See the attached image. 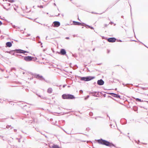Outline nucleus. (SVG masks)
I'll return each instance as SVG.
<instances>
[{
	"label": "nucleus",
	"instance_id": "obj_7",
	"mask_svg": "<svg viewBox=\"0 0 148 148\" xmlns=\"http://www.w3.org/2000/svg\"><path fill=\"white\" fill-rule=\"evenodd\" d=\"M108 94L114 97L118 98H120L121 99H122V98L120 96L118 95V94L112 92L109 93Z\"/></svg>",
	"mask_w": 148,
	"mask_h": 148
},
{
	"label": "nucleus",
	"instance_id": "obj_32",
	"mask_svg": "<svg viewBox=\"0 0 148 148\" xmlns=\"http://www.w3.org/2000/svg\"><path fill=\"white\" fill-rule=\"evenodd\" d=\"M36 18L35 19H34V22H37V23H39L40 24V23H39V22H37L36 21Z\"/></svg>",
	"mask_w": 148,
	"mask_h": 148
},
{
	"label": "nucleus",
	"instance_id": "obj_58",
	"mask_svg": "<svg viewBox=\"0 0 148 148\" xmlns=\"http://www.w3.org/2000/svg\"><path fill=\"white\" fill-rule=\"evenodd\" d=\"M44 136H45V137L46 138H47V136L45 135Z\"/></svg>",
	"mask_w": 148,
	"mask_h": 148
},
{
	"label": "nucleus",
	"instance_id": "obj_27",
	"mask_svg": "<svg viewBox=\"0 0 148 148\" xmlns=\"http://www.w3.org/2000/svg\"><path fill=\"white\" fill-rule=\"evenodd\" d=\"M38 7H40V8H42L43 7V6L42 5H40V6L38 5Z\"/></svg>",
	"mask_w": 148,
	"mask_h": 148
},
{
	"label": "nucleus",
	"instance_id": "obj_10",
	"mask_svg": "<svg viewBox=\"0 0 148 148\" xmlns=\"http://www.w3.org/2000/svg\"><path fill=\"white\" fill-rule=\"evenodd\" d=\"M53 26L54 27H58L60 25V23L58 21H55L53 23Z\"/></svg>",
	"mask_w": 148,
	"mask_h": 148
},
{
	"label": "nucleus",
	"instance_id": "obj_49",
	"mask_svg": "<svg viewBox=\"0 0 148 148\" xmlns=\"http://www.w3.org/2000/svg\"><path fill=\"white\" fill-rule=\"evenodd\" d=\"M60 15V14L59 13L58 15H56V16H59Z\"/></svg>",
	"mask_w": 148,
	"mask_h": 148
},
{
	"label": "nucleus",
	"instance_id": "obj_12",
	"mask_svg": "<svg viewBox=\"0 0 148 148\" xmlns=\"http://www.w3.org/2000/svg\"><path fill=\"white\" fill-rule=\"evenodd\" d=\"M90 94L93 96L96 97H97L98 95V94L97 92H90Z\"/></svg>",
	"mask_w": 148,
	"mask_h": 148
},
{
	"label": "nucleus",
	"instance_id": "obj_37",
	"mask_svg": "<svg viewBox=\"0 0 148 148\" xmlns=\"http://www.w3.org/2000/svg\"><path fill=\"white\" fill-rule=\"evenodd\" d=\"M35 129L36 130V131H37V132H38L39 131V129L38 128H35Z\"/></svg>",
	"mask_w": 148,
	"mask_h": 148
},
{
	"label": "nucleus",
	"instance_id": "obj_45",
	"mask_svg": "<svg viewBox=\"0 0 148 148\" xmlns=\"http://www.w3.org/2000/svg\"><path fill=\"white\" fill-rule=\"evenodd\" d=\"M36 95H37L38 96H39V97H40H40H41V96L40 95H38L37 94H36Z\"/></svg>",
	"mask_w": 148,
	"mask_h": 148
},
{
	"label": "nucleus",
	"instance_id": "obj_64",
	"mask_svg": "<svg viewBox=\"0 0 148 148\" xmlns=\"http://www.w3.org/2000/svg\"><path fill=\"white\" fill-rule=\"evenodd\" d=\"M3 8L4 9H6V8L5 7H3Z\"/></svg>",
	"mask_w": 148,
	"mask_h": 148
},
{
	"label": "nucleus",
	"instance_id": "obj_61",
	"mask_svg": "<svg viewBox=\"0 0 148 148\" xmlns=\"http://www.w3.org/2000/svg\"><path fill=\"white\" fill-rule=\"evenodd\" d=\"M54 5L55 6H56V4L55 3H54Z\"/></svg>",
	"mask_w": 148,
	"mask_h": 148
},
{
	"label": "nucleus",
	"instance_id": "obj_15",
	"mask_svg": "<svg viewBox=\"0 0 148 148\" xmlns=\"http://www.w3.org/2000/svg\"><path fill=\"white\" fill-rule=\"evenodd\" d=\"M73 24L75 25H81L82 24L81 23H80V22H77V21H73Z\"/></svg>",
	"mask_w": 148,
	"mask_h": 148
},
{
	"label": "nucleus",
	"instance_id": "obj_57",
	"mask_svg": "<svg viewBox=\"0 0 148 148\" xmlns=\"http://www.w3.org/2000/svg\"><path fill=\"white\" fill-rule=\"evenodd\" d=\"M106 94H104L103 95V96H104V97H106Z\"/></svg>",
	"mask_w": 148,
	"mask_h": 148
},
{
	"label": "nucleus",
	"instance_id": "obj_18",
	"mask_svg": "<svg viewBox=\"0 0 148 148\" xmlns=\"http://www.w3.org/2000/svg\"><path fill=\"white\" fill-rule=\"evenodd\" d=\"M51 148H60L58 145L53 144Z\"/></svg>",
	"mask_w": 148,
	"mask_h": 148
},
{
	"label": "nucleus",
	"instance_id": "obj_19",
	"mask_svg": "<svg viewBox=\"0 0 148 148\" xmlns=\"http://www.w3.org/2000/svg\"><path fill=\"white\" fill-rule=\"evenodd\" d=\"M135 99H136V101H139V102L143 101H141V100L140 99L138 98H136Z\"/></svg>",
	"mask_w": 148,
	"mask_h": 148
},
{
	"label": "nucleus",
	"instance_id": "obj_39",
	"mask_svg": "<svg viewBox=\"0 0 148 148\" xmlns=\"http://www.w3.org/2000/svg\"><path fill=\"white\" fill-rule=\"evenodd\" d=\"M113 23L112 22H110L109 23V24H111V25H112Z\"/></svg>",
	"mask_w": 148,
	"mask_h": 148
},
{
	"label": "nucleus",
	"instance_id": "obj_60",
	"mask_svg": "<svg viewBox=\"0 0 148 148\" xmlns=\"http://www.w3.org/2000/svg\"><path fill=\"white\" fill-rule=\"evenodd\" d=\"M97 117H99V118H103L102 117H101V116H97Z\"/></svg>",
	"mask_w": 148,
	"mask_h": 148
},
{
	"label": "nucleus",
	"instance_id": "obj_4",
	"mask_svg": "<svg viewBox=\"0 0 148 148\" xmlns=\"http://www.w3.org/2000/svg\"><path fill=\"white\" fill-rule=\"evenodd\" d=\"M32 75H34V77L40 80H44L45 81V79L43 77L39 74L36 73L33 74L32 73H30Z\"/></svg>",
	"mask_w": 148,
	"mask_h": 148
},
{
	"label": "nucleus",
	"instance_id": "obj_33",
	"mask_svg": "<svg viewBox=\"0 0 148 148\" xmlns=\"http://www.w3.org/2000/svg\"><path fill=\"white\" fill-rule=\"evenodd\" d=\"M33 77H31L30 78H28V79H30V80H31L32 79H33Z\"/></svg>",
	"mask_w": 148,
	"mask_h": 148
},
{
	"label": "nucleus",
	"instance_id": "obj_25",
	"mask_svg": "<svg viewBox=\"0 0 148 148\" xmlns=\"http://www.w3.org/2000/svg\"><path fill=\"white\" fill-rule=\"evenodd\" d=\"M11 127V125H7L6 126V128H9L10 127Z\"/></svg>",
	"mask_w": 148,
	"mask_h": 148
},
{
	"label": "nucleus",
	"instance_id": "obj_3",
	"mask_svg": "<svg viewBox=\"0 0 148 148\" xmlns=\"http://www.w3.org/2000/svg\"><path fill=\"white\" fill-rule=\"evenodd\" d=\"M78 77L81 78L80 79L81 80L84 81H90L94 78L95 77L94 76H88L85 77H81L80 76H78Z\"/></svg>",
	"mask_w": 148,
	"mask_h": 148
},
{
	"label": "nucleus",
	"instance_id": "obj_9",
	"mask_svg": "<svg viewBox=\"0 0 148 148\" xmlns=\"http://www.w3.org/2000/svg\"><path fill=\"white\" fill-rule=\"evenodd\" d=\"M108 41L110 42H114L116 41V39L114 37L110 38H107Z\"/></svg>",
	"mask_w": 148,
	"mask_h": 148
},
{
	"label": "nucleus",
	"instance_id": "obj_5",
	"mask_svg": "<svg viewBox=\"0 0 148 148\" xmlns=\"http://www.w3.org/2000/svg\"><path fill=\"white\" fill-rule=\"evenodd\" d=\"M57 53H58L59 54H60L61 55H65L68 58V56L66 54V52L65 50L64 49H61L60 51L58 52V51L56 52Z\"/></svg>",
	"mask_w": 148,
	"mask_h": 148
},
{
	"label": "nucleus",
	"instance_id": "obj_29",
	"mask_svg": "<svg viewBox=\"0 0 148 148\" xmlns=\"http://www.w3.org/2000/svg\"><path fill=\"white\" fill-rule=\"evenodd\" d=\"M12 27L14 28H16L17 27V26H15V25H12Z\"/></svg>",
	"mask_w": 148,
	"mask_h": 148
},
{
	"label": "nucleus",
	"instance_id": "obj_50",
	"mask_svg": "<svg viewBox=\"0 0 148 148\" xmlns=\"http://www.w3.org/2000/svg\"><path fill=\"white\" fill-rule=\"evenodd\" d=\"M40 24H41V25H42V24H41L40 23ZM42 25L44 26H45L46 25L45 24H42Z\"/></svg>",
	"mask_w": 148,
	"mask_h": 148
},
{
	"label": "nucleus",
	"instance_id": "obj_28",
	"mask_svg": "<svg viewBox=\"0 0 148 148\" xmlns=\"http://www.w3.org/2000/svg\"><path fill=\"white\" fill-rule=\"evenodd\" d=\"M16 139L17 140H18V142L19 143H20V142H21V141H20V138H16Z\"/></svg>",
	"mask_w": 148,
	"mask_h": 148
},
{
	"label": "nucleus",
	"instance_id": "obj_46",
	"mask_svg": "<svg viewBox=\"0 0 148 148\" xmlns=\"http://www.w3.org/2000/svg\"><path fill=\"white\" fill-rule=\"evenodd\" d=\"M92 14H97V13L95 12H92Z\"/></svg>",
	"mask_w": 148,
	"mask_h": 148
},
{
	"label": "nucleus",
	"instance_id": "obj_21",
	"mask_svg": "<svg viewBox=\"0 0 148 148\" xmlns=\"http://www.w3.org/2000/svg\"><path fill=\"white\" fill-rule=\"evenodd\" d=\"M141 88L143 90H146L148 89L147 88L145 87H141Z\"/></svg>",
	"mask_w": 148,
	"mask_h": 148
},
{
	"label": "nucleus",
	"instance_id": "obj_31",
	"mask_svg": "<svg viewBox=\"0 0 148 148\" xmlns=\"http://www.w3.org/2000/svg\"><path fill=\"white\" fill-rule=\"evenodd\" d=\"M90 130V129L89 127H88V128H86V130L87 131H89V130Z\"/></svg>",
	"mask_w": 148,
	"mask_h": 148
},
{
	"label": "nucleus",
	"instance_id": "obj_51",
	"mask_svg": "<svg viewBox=\"0 0 148 148\" xmlns=\"http://www.w3.org/2000/svg\"><path fill=\"white\" fill-rule=\"evenodd\" d=\"M66 38V39H69V37H67Z\"/></svg>",
	"mask_w": 148,
	"mask_h": 148
},
{
	"label": "nucleus",
	"instance_id": "obj_63",
	"mask_svg": "<svg viewBox=\"0 0 148 148\" xmlns=\"http://www.w3.org/2000/svg\"><path fill=\"white\" fill-rule=\"evenodd\" d=\"M39 56H42V54H40L39 55Z\"/></svg>",
	"mask_w": 148,
	"mask_h": 148
},
{
	"label": "nucleus",
	"instance_id": "obj_53",
	"mask_svg": "<svg viewBox=\"0 0 148 148\" xmlns=\"http://www.w3.org/2000/svg\"><path fill=\"white\" fill-rule=\"evenodd\" d=\"M96 84V82H94V85H95V84Z\"/></svg>",
	"mask_w": 148,
	"mask_h": 148
},
{
	"label": "nucleus",
	"instance_id": "obj_44",
	"mask_svg": "<svg viewBox=\"0 0 148 148\" xmlns=\"http://www.w3.org/2000/svg\"><path fill=\"white\" fill-rule=\"evenodd\" d=\"M39 38H40V37L39 36H37V37H36V39H39Z\"/></svg>",
	"mask_w": 148,
	"mask_h": 148
},
{
	"label": "nucleus",
	"instance_id": "obj_24",
	"mask_svg": "<svg viewBox=\"0 0 148 148\" xmlns=\"http://www.w3.org/2000/svg\"><path fill=\"white\" fill-rule=\"evenodd\" d=\"M8 1L10 3H13L14 2V1L13 0H8Z\"/></svg>",
	"mask_w": 148,
	"mask_h": 148
},
{
	"label": "nucleus",
	"instance_id": "obj_38",
	"mask_svg": "<svg viewBox=\"0 0 148 148\" xmlns=\"http://www.w3.org/2000/svg\"><path fill=\"white\" fill-rule=\"evenodd\" d=\"M89 97V95H88L87 96V97L86 98H85V99L86 100L87 98H88Z\"/></svg>",
	"mask_w": 148,
	"mask_h": 148
},
{
	"label": "nucleus",
	"instance_id": "obj_13",
	"mask_svg": "<svg viewBox=\"0 0 148 148\" xmlns=\"http://www.w3.org/2000/svg\"><path fill=\"white\" fill-rule=\"evenodd\" d=\"M12 43L10 42H8L6 43V47H10L12 46Z\"/></svg>",
	"mask_w": 148,
	"mask_h": 148
},
{
	"label": "nucleus",
	"instance_id": "obj_56",
	"mask_svg": "<svg viewBox=\"0 0 148 148\" xmlns=\"http://www.w3.org/2000/svg\"><path fill=\"white\" fill-rule=\"evenodd\" d=\"M52 50L53 52H54V50H53V49H52Z\"/></svg>",
	"mask_w": 148,
	"mask_h": 148
},
{
	"label": "nucleus",
	"instance_id": "obj_42",
	"mask_svg": "<svg viewBox=\"0 0 148 148\" xmlns=\"http://www.w3.org/2000/svg\"><path fill=\"white\" fill-rule=\"evenodd\" d=\"M2 24V23L1 21H0V25H1Z\"/></svg>",
	"mask_w": 148,
	"mask_h": 148
},
{
	"label": "nucleus",
	"instance_id": "obj_1",
	"mask_svg": "<svg viewBox=\"0 0 148 148\" xmlns=\"http://www.w3.org/2000/svg\"><path fill=\"white\" fill-rule=\"evenodd\" d=\"M97 142L100 144L105 145L107 146L111 147L112 146H113L116 147L115 145H114L112 143H111L106 140H103L102 139L98 140Z\"/></svg>",
	"mask_w": 148,
	"mask_h": 148
},
{
	"label": "nucleus",
	"instance_id": "obj_17",
	"mask_svg": "<svg viewBox=\"0 0 148 148\" xmlns=\"http://www.w3.org/2000/svg\"><path fill=\"white\" fill-rule=\"evenodd\" d=\"M82 24H85V27L87 28V26L89 28H90V29H94V28L92 27H91V26H90L88 25H87V24H85L84 23H82Z\"/></svg>",
	"mask_w": 148,
	"mask_h": 148
},
{
	"label": "nucleus",
	"instance_id": "obj_11",
	"mask_svg": "<svg viewBox=\"0 0 148 148\" xmlns=\"http://www.w3.org/2000/svg\"><path fill=\"white\" fill-rule=\"evenodd\" d=\"M104 83V81L102 79L98 80L97 81V84L100 86L103 85Z\"/></svg>",
	"mask_w": 148,
	"mask_h": 148
},
{
	"label": "nucleus",
	"instance_id": "obj_40",
	"mask_svg": "<svg viewBox=\"0 0 148 148\" xmlns=\"http://www.w3.org/2000/svg\"><path fill=\"white\" fill-rule=\"evenodd\" d=\"M79 92L81 93H82L83 92V91L82 90H80L79 91Z\"/></svg>",
	"mask_w": 148,
	"mask_h": 148
},
{
	"label": "nucleus",
	"instance_id": "obj_36",
	"mask_svg": "<svg viewBox=\"0 0 148 148\" xmlns=\"http://www.w3.org/2000/svg\"><path fill=\"white\" fill-rule=\"evenodd\" d=\"M117 40L118 42H122V40Z\"/></svg>",
	"mask_w": 148,
	"mask_h": 148
},
{
	"label": "nucleus",
	"instance_id": "obj_43",
	"mask_svg": "<svg viewBox=\"0 0 148 148\" xmlns=\"http://www.w3.org/2000/svg\"><path fill=\"white\" fill-rule=\"evenodd\" d=\"M14 132H16L17 131V130H16V129H14Z\"/></svg>",
	"mask_w": 148,
	"mask_h": 148
},
{
	"label": "nucleus",
	"instance_id": "obj_62",
	"mask_svg": "<svg viewBox=\"0 0 148 148\" xmlns=\"http://www.w3.org/2000/svg\"><path fill=\"white\" fill-rule=\"evenodd\" d=\"M5 10H7V11H8V10H9V9H6V8Z\"/></svg>",
	"mask_w": 148,
	"mask_h": 148
},
{
	"label": "nucleus",
	"instance_id": "obj_30",
	"mask_svg": "<svg viewBox=\"0 0 148 148\" xmlns=\"http://www.w3.org/2000/svg\"><path fill=\"white\" fill-rule=\"evenodd\" d=\"M17 56L19 58H21V56L20 55H17Z\"/></svg>",
	"mask_w": 148,
	"mask_h": 148
},
{
	"label": "nucleus",
	"instance_id": "obj_16",
	"mask_svg": "<svg viewBox=\"0 0 148 148\" xmlns=\"http://www.w3.org/2000/svg\"><path fill=\"white\" fill-rule=\"evenodd\" d=\"M53 90L51 88H48L47 90V92L48 93L50 94L52 92Z\"/></svg>",
	"mask_w": 148,
	"mask_h": 148
},
{
	"label": "nucleus",
	"instance_id": "obj_23",
	"mask_svg": "<svg viewBox=\"0 0 148 148\" xmlns=\"http://www.w3.org/2000/svg\"><path fill=\"white\" fill-rule=\"evenodd\" d=\"M0 137H1V138L3 140H6V139L4 138V137L3 136H0Z\"/></svg>",
	"mask_w": 148,
	"mask_h": 148
},
{
	"label": "nucleus",
	"instance_id": "obj_2",
	"mask_svg": "<svg viewBox=\"0 0 148 148\" xmlns=\"http://www.w3.org/2000/svg\"><path fill=\"white\" fill-rule=\"evenodd\" d=\"M62 98L63 99H72L75 98V97L73 95L68 94H64L62 95Z\"/></svg>",
	"mask_w": 148,
	"mask_h": 148
},
{
	"label": "nucleus",
	"instance_id": "obj_55",
	"mask_svg": "<svg viewBox=\"0 0 148 148\" xmlns=\"http://www.w3.org/2000/svg\"><path fill=\"white\" fill-rule=\"evenodd\" d=\"M40 132V133H41V134H42H42H43V133H42L41 132Z\"/></svg>",
	"mask_w": 148,
	"mask_h": 148
},
{
	"label": "nucleus",
	"instance_id": "obj_26",
	"mask_svg": "<svg viewBox=\"0 0 148 148\" xmlns=\"http://www.w3.org/2000/svg\"><path fill=\"white\" fill-rule=\"evenodd\" d=\"M134 108H136V109H134V111H137V107H135Z\"/></svg>",
	"mask_w": 148,
	"mask_h": 148
},
{
	"label": "nucleus",
	"instance_id": "obj_41",
	"mask_svg": "<svg viewBox=\"0 0 148 148\" xmlns=\"http://www.w3.org/2000/svg\"><path fill=\"white\" fill-rule=\"evenodd\" d=\"M38 43H41V45H42V42H41V41H38Z\"/></svg>",
	"mask_w": 148,
	"mask_h": 148
},
{
	"label": "nucleus",
	"instance_id": "obj_59",
	"mask_svg": "<svg viewBox=\"0 0 148 148\" xmlns=\"http://www.w3.org/2000/svg\"><path fill=\"white\" fill-rule=\"evenodd\" d=\"M63 130L65 132V133H66V132L65 130H64L63 129Z\"/></svg>",
	"mask_w": 148,
	"mask_h": 148
},
{
	"label": "nucleus",
	"instance_id": "obj_52",
	"mask_svg": "<svg viewBox=\"0 0 148 148\" xmlns=\"http://www.w3.org/2000/svg\"><path fill=\"white\" fill-rule=\"evenodd\" d=\"M98 118V117L97 116V117H95V119H97V118Z\"/></svg>",
	"mask_w": 148,
	"mask_h": 148
},
{
	"label": "nucleus",
	"instance_id": "obj_8",
	"mask_svg": "<svg viewBox=\"0 0 148 148\" xmlns=\"http://www.w3.org/2000/svg\"><path fill=\"white\" fill-rule=\"evenodd\" d=\"M15 51L16 53H23L25 54V53H28V52L26 51L21 50V49H15Z\"/></svg>",
	"mask_w": 148,
	"mask_h": 148
},
{
	"label": "nucleus",
	"instance_id": "obj_35",
	"mask_svg": "<svg viewBox=\"0 0 148 148\" xmlns=\"http://www.w3.org/2000/svg\"><path fill=\"white\" fill-rule=\"evenodd\" d=\"M108 25L109 24L107 25V24H104V27H107Z\"/></svg>",
	"mask_w": 148,
	"mask_h": 148
},
{
	"label": "nucleus",
	"instance_id": "obj_20",
	"mask_svg": "<svg viewBox=\"0 0 148 148\" xmlns=\"http://www.w3.org/2000/svg\"><path fill=\"white\" fill-rule=\"evenodd\" d=\"M40 98L41 99H45V100H46V99H47V98L46 97H44L43 96H41V97H40Z\"/></svg>",
	"mask_w": 148,
	"mask_h": 148
},
{
	"label": "nucleus",
	"instance_id": "obj_22",
	"mask_svg": "<svg viewBox=\"0 0 148 148\" xmlns=\"http://www.w3.org/2000/svg\"><path fill=\"white\" fill-rule=\"evenodd\" d=\"M93 115V113L92 112H90V113H89V115L90 116H92Z\"/></svg>",
	"mask_w": 148,
	"mask_h": 148
},
{
	"label": "nucleus",
	"instance_id": "obj_54",
	"mask_svg": "<svg viewBox=\"0 0 148 148\" xmlns=\"http://www.w3.org/2000/svg\"><path fill=\"white\" fill-rule=\"evenodd\" d=\"M11 127V128H10L11 129H12L13 128V127H12L11 126V127Z\"/></svg>",
	"mask_w": 148,
	"mask_h": 148
},
{
	"label": "nucleus",
	"instance_id": "obj_48",
	"mask_svg": "<svg viewBox=\"0 0 148 148\" xmlns=\"http://www.w3.org/2000/svg\"><path fill=\"white\" fill-rule=\"evenodd\" d=\"M66 86V85H63V88H64Z\"/></svg>",
	"mask_w": 148,
	"mask_h": 148
},
{
	"label": "nucleus",
	"instance_id": "obj_14",
	"mask_svg": "<svg viewBox=\"0 0 148 148\" xmlns=\"http://www.w3.org/2000/svg\"><path fill=\"white\" fill-rule=\"evenodd\" d=\"M15 50H12L10 51H6L7 53H8L11 54H12L14 55H15Z\"/></svg>",
	"mask_w": 148,
	"mask_h": 148
},
{
	"label": "nucleus",
	"instance_id": "obj_47",
	"mask_svg": "<svg viewBox=\"0 0 148 148\" xmlns=\"http://www.w3.org/2000/svg\"><path fill=\"white\" fill-rule=\"evenodd\" d=\"M66 133H67V134H71V133H67V132H66Z\"/></svg>",
	"mask_w": 148,
	"mask_h": 148
},
{
	"label": "nucleus",
	"instance_id": "obj_6",
	"mask_svg": "<svg viewBox=\"0 0 148 148\" xmlns=\"http://www.w3.org/2000/svg\"><path fill=\"white\" fill-rule=\"evenodd\" d=\"M22 57H24V60L27 62H29L32 61V60L33 57L30 56H22Z\"/></svg>",
	"mask_w": 148,
	"mask_h": 148
},
{
	"label": "nucleus",
	"instance_id": "obj_34",
	"mask_svg": "<svg viewBox=\"0 0 148 148\" xmlns=\"http://www.w3.org/2000/svg\"><path fill=\"white\" fill-rule=\"evenodd\" d=\"M122 84L124 86H127V85L128 84H125L124 83H123Z\"/></svg>",
	"mask_w": 148,
	"mask_h": 148
}]
</instances>
